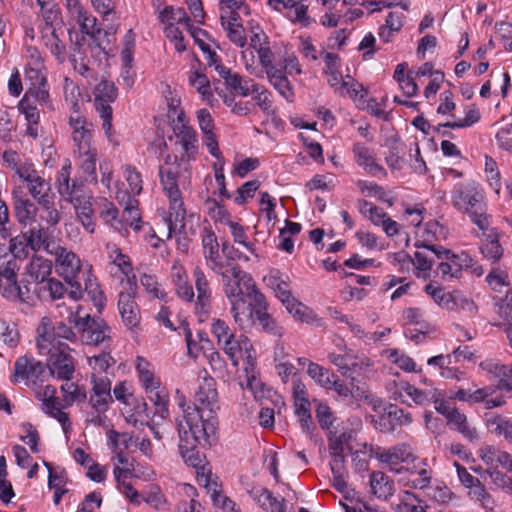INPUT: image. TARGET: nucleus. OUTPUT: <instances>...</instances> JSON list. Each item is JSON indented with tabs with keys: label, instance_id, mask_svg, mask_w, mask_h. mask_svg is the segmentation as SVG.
I'll list each match as a JSON object with an SVG mask.
<instances>
[{
	"label": "nucleus",
	"instance_id": "obj_6",
	"mask_svg": "<svg viewBox=\"0 0 512 512\" xmlns=\"http://www.w3.org/2000/svg\"><path fill=\"white\" fill-rule=\"evenodd\" d=\"M46 321L47 319L43 318L38 328L39 338L37 347L42 354L45 352L50 353V363L48 364L50 374L58 379L69 381L75 371L72 357L67 352L69 347L62 343H59L57 348L54 345L53 348L50 347L52 341Z\"/></svg>",
	"mask_w": 512,
	"mask_h": 512
},
{
	"label": "nucleus",
	"instance_id": "obj_8",
	"mask_svg": "<svg viewBox=\"0 0 512 512\" xmlns=\"http://www.w3.org/2000/svg\"><path fill=\"white\" fill-rule=\"evenodd\" d=\"M77 331L80 341L86 345H99L111 338V328L101 318L76 315L71 321Z\"/></svg>",
	"mask_w": 512,
	"mask_h": 512
},
{
	"label": "nucleus",
	"instance_id": "obj_58",
	"mask_svg": "<svg viewBox=\"0 0 512 512\" xmlns=\"http://www.w3.org/2000/svg\"><path fill=\"white\" fill-rule=\"evenodd\" d=\"M484 474L489 476L496 486L512 491V477L507 476L498 469H485Z\"/></svg>",
	"mask_w": 512,
	"mask_h": 512
},
{
	"label": "nucleus",
	"instance_id": "obj_51",
	"mask_svg": "<svg viewBox=\"0 0 512 512\" xmlns=\"http://www.w3.org/2000/svg\"><path fill=\"white\" fill-rule=\"evenodd\" d=\"M179 450L185 463H187L189 466L198 468L207 464L205 455L197 450V446L184 448L182 447V442H179Z\"/></svg>",
	"mask_w": 512,
	"mask_h": 512
},
{
	"label": "nucleus",
	"instance_id": "obj_56",
	"mask_svg": "<svg viewBox=\"0 0 512 512\" xmlns=\"http://www.w3.org/2000/svg\"><path fill=\"white\" fill-rule=\"evenodd\" d=\"M169 14H174V21H176L177 24H185V26H189L190 18L183 8L168 6L160 12L159 20L161 22H166Z\"/></svg>",
	"mask_w": 512,
	"mask_h": 512
},
{
	"label": "nucleus",
	"instance_id": "obj_11",
	"mask_svg": "<svg viewBox=\"0 0 512 512\" xmlns=\"http://www.w3.org/2000/svg\"><path fill=\"white\" fill-rule=\"evenodd\" d=\"M374 457L381 463L387 465L391 472L400 474L404 471V467L399 466L401 463L414 460V455L409 445L401 443L388 449L377 447L373 451Z\"/></svg>",
	"mask_w": 512,
	"mask_h": 512
},
{
	"label": "nucleus",
	"instance_id": "obj_9",
	"mask_svg": "<svg viewBox=\"0 0 512 512\" xmlns=\"http://www.w3.org/2000/svg\"><path fill=\"white\" fill-rule=\"evenodd\" d=\"M94 105L99 116L102 118V127L108 138L112 135V107L110 102H113L117 97V89L113 82L108 80H101L95 87Z\"/></svg>",
	"mask_w": 512,
	"mask_h": 512
},
{
	"label": "nucleus",
	"instance_id": "obj_49",
	"mask_svg": "<svg viewBox=\"0 0 512 512\" xmlns=\"http://www.w3.org/2000/svg\"><path fill=\"white\" fill-rule=\"evenodd\" d=\"M140 283L144 287L145 291L155 299L165 300L167 294L161 288V285L158 283L157 278L154 275L143 274L140 277Z\"/></svg>",
	"mask_w": 512,
	"mask_h": 512
},
{
	"label": "nucleus",
	"instance_id": "obj_27",
	"mask_svg": "<svg viewBox=\"0 0 512 512\" xmlns=\"http://www.w3.org/2000/svg\"><path fill=\"white\" fill-rule=\"evenodd\" d=\"M370 489L374 496L387 500L395 492V483L382 471H373L370 474Z\"/></svg>",
	"mask_w": 512,
	"mask_h": 512
},
{
	"label": "nucleus",
	"instance_id": "obj_16",
	"mask_svg": "<svg viewBox=\"0 0 512 512\" xmlns=\"http://www.w3.org/2000/svg\"><path fill=\"white\" fill-rule=\"evenodd\" d=\"M216 70L219 75L224 79L225 85L230 88L234 93L246 97L251 92H258L261 86L251 79H244L237 73H232L230 69L218 65Z\"/></svg>",
	"mask_w": 512,
	"mask_h": 512
},
{
	"label": "nucleus",
	"instance_id": "obj_22",
	"mask_svg": "<svg viewBox=\"0 0 512 512\" xmlns=\"http://www.w3.org/2000/svg\"><path fill=\"white\" fill-rule=\"evenodd\" d=\"M479 457L488 466L487 469H498L502 467L507 471H512V457L506 451L487 445L479 451Z\"/></svg>",
	"mask_w": 512,
	"mask_h": 512
},
{
	"label": "nucleus",
	"instance_id": "obj_24",
	"mask_svg": "<svg viewBox=\"0 0 512 512\" xmlns=\"http://www.w3.org/2000/svg\"><path fill=\"white\" fill-rule=\"evenodd\" d=\"M23 232L30 244V249L35 253L43 249L50 254L51 250L56 246V244L50 239L51 235L48 228H45L42 225L32 226Z\"/></svg>",
	"mask_w": 512,
	"mask_h": 512
},
{
	"label": "nucleus",
	"instance_id": "obj_32",
	"mask_svg": "<svg viewBox=\"0 0 512 512\" xmlns=\"http://www.w3.org/2000/svg\"><path fill=\"white\" fill-rule=\"evenodd\" d=\"M270 84L283 96L288 102L293 101L294 92L290 81L288 80L283 69L272 70L267 73Z\"/></svg>",
	"mask_w": 512,
	"mask_h": 512
},
{
	"label": "nucleus",
	"instance_id": "obj_17",
	"mask_svg": "<svg viewBox=\"0 0 512 512\" xmlns=\"http://www.w3.org/2000/svg\"><path fill=\"white\" fill-rule=\"evenodd\" d=\"M52 263L42 256L33 255L25 268L24 284L35 283V287L42 285L50 276Z\"/></svg>",
	"mask_w": 512,
	"mask_h": 512
},
{
	"label": "nucleus",
	"instance_id": "obj_30",
	"mask_svg": "<svg viewBox=\"0 0 512 512\" xmlns=\"http://www.w3.org/2000/svg\"><path fill=\"white\" fill-rule=\"evenodd\" d=\"M195 286L197 290V308L207 312L210 305L211 289L204 272L196 267L194 270Z\"/></svg>",
	"mask_w": 512,
	"mask_h": 512
},
{
	"label": "nucleus",
	"instance_id": "obj_34",
	"mask_svg": "<svg viewBox=\"0 0 512 512\" xmlns=\"http://www.w3.org/2000/svg\"><path fill=\"white\" fill-rule=\"evenodd\" d=\"M74 154L77 157L80 169L84 173L91 176L92 181H96L97 180V176H96L97 149L93 146V147L88 148L85 151L74 150Z\"/></svg>",
	"mask_w": 512,
	"mask_h": 512
},
{
	"label": "nucleus",
	"instance_id": "obj_7",
	"mask_svg": "<svg viewBox=\"0 0 512 512\" xmlns=\"http://www.w3.org/2000/svg\"><path fill=\"white\" fill-rule=\"evenodd\" d=\"M50 254L55 257L56 266L60 274L70 286V297L74 300L81 299L83 288L80 277L86 271L82 270L80 258L71 250L60 245H56Z\"/></svg>",
	"mask_w": 512,
	"mask_h": 512
},
{
	"label": "nucleus",
	"instance_id": "obj_42",
	"mask_svg": "<svg viewBox=\"0 0 512 512\" xmlns=\"http://www.w3.org/2000/svg\"><path fill=\"white\" fill-rule=\"evenodd\" d=\"M482 370L499 380L512 378V366L502 364L493 359H487L480 363Z\"/></svg>",
	"mask_w": 512,
	"mask_h": 512
},
{
	"label": "nucleus",
	"instance_id": "obj_63",
	"mask_svg": "<svg viewBox=\"0 0 512 512\" xmlns=\"http://www.w3.org/2000/svg\"><path fill=\"white\" fill-rule=\"evenodd\" d=\"M292 9H294V16H289L292 22L300 23L302 27H308L314 22V20L307 15V5L300 4L298 0H296V5Z\"/></svg>",
	"mask_w": 512,
	"mask_h": 512
},
{
	"label": "nucleus",
	"instance_id": "obj_13",
	"mask_svg": "<svg viewBox=\"0 0 512 512\" xmlns=\"http://www.w3.org/2000/svg\"><path fill=\"white\" fill-rule=\"evenodd\" d=\"M92 391L89 403L98 413L108 410L109 404L113 402L111 395V380L107 376L91 375Z\"/></svg>",
	"mask_w": 512,
	"mask_h": 512
},
{
	"label": "nucleus",
	"instance_id": "obj_29",
	"mask_svg": "<svg viewBox=\"0 0 512 512\" xmlns=\"http://www.w3.org/2000/svg\"><path fill=\"white\" fill-rule=\"evenodd\" d=\"M31 292L33 293L34 301L36 299L56 300L60 299L64 295L65 288L59 280L54 278H48L39 287H34V290H31Z\"/></svg>",
	"mask_w": 512,
	"mask_h": 512
},
{
	"label": "nucleus",
	"instance_id": "obj_53",
	"mask_svg": "<svg viewBox=\"0 0 512 512\" xmlns=\"http://www.w3.org/2000/svg\"><path fill=\"white\" fill-rule=\"evenodd\" d=\"M88 361L95 375L107 372L108 368L115 363L113 357L108 352H102L98 355L92 356L88 358Z\"/></svg>",
	"mask_w": 512,
	"mask_h": 512
},
{
	"label": "nucleus",
	"instance_id": "obj_28",
	"mask_svg": "<svg viewBox=\"0 0 512 512\" xmlns=\"http://www.w3.org/2000/svg\"><path fill=\"white\" fill-rule=\"evenodd\" d=\"M177 143H179L187 158H194L198 150V139L195 130L187 125L175 128Z\"/></svg>",
	"mask_w": 512,
	"mask_h": 512
},
{
	"label": "nucleus",
	"instance_id": "obj_10",
	"mask_svg": "<svg viewBox=\"0 0 512 512\" xmlns=\"http://www.w3.org/2000/svg\"><path fill=\"white\" fill-rule=\"evenodd\" d=\"M137 286L135 282L128 280V288L119 294L118 310L124 325L133 330L141 320V314L138 304L136 303Z\"/></svg>",
	"mask_w": 512,
	"mask_h": 512
},
{
	"label": "nucleus",
	"instance_id": "obj_44",
	"mask_svg": "<svg viewBox=\"0 0 512 512\" xmlns=\"http://www.w3.org/2000/svg\"><path fill=\"white\" fill-rule=\"evenodd\" d=\"M30 244L26 239L24 232L10 239L9 254L13 255L18 261L25 259L29 254Z\"/></svg>",
	"mask_w": 512,
	"mask_h": 512
},
{
	"label": "nucleus",
	"instance_id": "obj_52",
	"mask_svg": "<svg viewBox=\"0 0 512 512\" xmlns=\"http://www.w3.org/2000/svg\"><path fill=\"white\" fill-rule=\"evenodd\" d=\"M352 438V432L351 431H329L328 436V446L331 452L333 453H343V445L345 443H348Z\"/></svg>",
	"mask_w": 512,
	"mask_h": 512
},
{
	"label": "nucleus",
	"instance_id": "obj_26",
	"mask_svg": "<svg viewBox=\"0 0 512 512\" xmlns=\"http://www.w3.org/2000/svg\"><path fill=\"white\" fill-rule=\"evenodd\" d=\"M202 244L205 251V258L209 268L215 273L225 268V263L219 260V244L214 232L205 229Z\"/></svg>",
	"mask_w": 512,
	"mask_h": 512
},
{
	"label": "nucleus",
	"instance_id": "obj_48",
	"mask_svg": "<svg viewBox=\"0 0 512 512\" xmlns=\"http://www.w3.org/2000/svg\"><path fill=\"white\" fill-rule=\"evenodd\" d=\"M136 369L139 373L141 383L146 389H156L159 383L155 380L150 370V364L145 359L138 357Z\"/></svg>",
	"mask_w": 512,
	"mask_h": 512
},
{
	"label": "nucleus",
	"instance_id": "obj_64",
	"mask_svg": "<svg viewBox=\"0 0 512 512\" xmlns=\"http://www.w3.org/2000/svg\"><path fill=\"white\" fill-rule=\"evenodd\" d=\"M316 417L319 421L320 426L323 429L330 431L334 421V417L329 406L320 403L316 409Z\"/></svg>",
	"mask_w": 512,
	"mask_h": 512
},
{
	"label": "nucleus",
	"instance_id": "obj_3",
	"mask_svg": "<svg viewBox=\"0 0 512 512\" xmlns=\"http://www.w3.org/2000/svg\"><path fill=\"white\" fill-rule=\"evenodd\" d=\"M179 406L182 408V419H177V429L182 447L210 446V436L215 433L213 417L203 420L200 407L197 405L186 406L180 401Z\"/></svg>",
	"mask_w": 512,
	"mask_h": 512
},
{
	"label": "nucleus",
	"instance_id": "obj_43",
	"mask_svg": "<svg viewBox=\"0 0 512 512\" xmlns=\"http://www.w3.org/2000/svg\"><path fill=\"white\" fill-rule=\"evenodd\" d=\"M123 49L121 51V61L125 73L129 74L133 65V53L135 48V35L132 30H128L123 39Z\"/></svg>",
	"mask_w": 512,
	"mask_h": 512
},
{
	"label": "nucleus",
	"instance_id": "obj_33",
	"mask_svg": "<svg viewBox=\"0 0 512 512\" xmlns=\"http://www.w3.org/2000/svg\"><path fill=\"white\" fill-rule=\"evenodd\" d=\"M14 212L18 222L27 225L35 220L37 207L26 197H15Z\"/></svg>",
	"mask_w": 512,
	"mask_h": 512
},
{
	"label": "nucleus",
	"instance_id": "obj_5",
	"mask_svg": "<svg viewBox=\"0 0 512 512\" xmlns=\"http://www.w3.org/2000/svg\"><path fill=\"white\" fill-rule=\"evenodd\" d=\"M18 261L5 248L0 247V293L9 301L33 304L34 296L29 285L21 286L17 280Z\"/></svg>",
	"mask_w": 512,
	"mask_h": 512
},
{
	"label": "nucleus",
	"instance_id": "obj_50",
	"mask_svg": "<svg viewBox=\"0 0 512 512\" xmlns=\"http://www.w3.org/2000/svg\"><path fill=\"white\" fill-rule=\"evenodd\" d=\"M137 205L138 201L136 199L129 198L123 211L124 220L129 222L130 227L136 232L141 229V217Z\"/></svg>",
	"mask_w": 512,
	"mask_h": 512
},
{
	"label": "nucleus",
	"instance_id": "obj_25",
	"mask_svg": "<svg viewBox=\"0 0 512 512\" xmlns=\"http://www.w3.org/2000/svg\"><path fill=\"white\" fill-rule=\"evenodd\" d=\"M485 242L480 246V251L484 258L491 263L498 262L504 253V249L499 243L500 234L497 229L492 228L482 231Z\"/></svg>",
	"mask_w": 512,
	"mask_h": 512
},
{
	"label": "nucleus",
	"instance_id": "obj_46",
	"mask_svg": "<svg viewBox=\"0 0 512 512\" xmlns=\"http://www.w3.org/2000/svg\"><path fill=\"white\" fill-rule=\"evenodd\" d=\"M384 416L388 418L392 429L394 428V426L408 425L412 422L411 414L405 412L403 409L399 408L394 404H390L385 409Z\"/></svg>",
	"mask_w": 512,
	"mask_h": 512
},
{
	"label": "nucleus",
	"instance_id": "obj_15",
	"mask_svg": "<svg viewBox=\"0 0 512 512\" xmlns=\"http://www.w3.org/2000/svg\"><path fill=\"white\" fill-rule=\"evenodd\" d=\"M46 372V366L32 356H22L14 364V381L19 379L28 382L37 383Z\"/></svg>",
	"mask_w": 512,
	"mask_h": 512
},
{
	"label": "nucleus",
	"instance_id": "obj_38",
	"mask_svg": "<svg viewBox=\"0 0 512 512\" xmlns=\"http://www.w3.org/2000/svg\"><path fill=\"white\" fill-rule=\"evenodd\" d=\"M486 425L491 433L504 436V438L512 442V422L501 415H491L486 419Z\"/></svg>",
	"mask_w": 512,
	"mask_h": 512
},
{
	"label": "nucleus",
	"instance_id": "obj_36",
	"mask_svg": "<svg viewBox=\"0 0 512 512\" xmlns=\"http://www.w3.org/2000/svg\"><path fill=\"white\" fill-rule=\"evenodd\" d=\"M460 259H454L449 258L446 260V262L442 261L438 265V273L443 278L450 277V278H457L460 276L463 265H467L468 261H471V259L466 254L459 255Z\"/></svg>",
	"mask_w": 512,
	"mask_h": 512
},
{
	"label": "nucleus",
	"instance_id": "obj_21",
	"mask_svg": "<svg viewBox=\"0 0 512 512\" xmlns=\"http://www.w3.org/2000/svg\"><path fill=\"white\" fill-rule=\"evenodd\" d=\"M71 162L67 160V163L61 168L57 174L56 187L62 198L72 200L73 196L82 192L83 183L78 182L76 179L71 180Z\"/></svg>",
	"mask_w": 512,
	"mask_h": 512
},
{
	"label": "nucleus",
	"instance_id": "obj_37",
	"mask_svg": "<svg viewBox=\"0 0 512 512\" xmlns=\"http://www.w3.org/2000/svg\"><path fill=\"white\" fill-rule=\"evenodd\" d=\"M284 306L286 310L298 321L310 324L316 320V315L313 310L298 301L295 297L291 298L289 303H285Z\"/></svg>",
	"mask_w": 512,
	"mask_h": 512
},
{
	"label": "nucleus",
	"instance_id": "obj_62",
	"mask_svg": "<svg viewBox=\"0 0 512 512\" xmlns=\"http://www.w3.org/2000/svg\"><path fill=\"white\" fill-rule=\"evenodd\" d=\"M487 283L495 291H500L503 286H508V275L498 269L492 270L486 277Z\"/></svg>",
	"mask_w": 512,
	"mask_h": 512
},
{
	"label": "nucleus",
	"instance_id": "obj_60",
	"mask_svg": "<svg viewBox=\"0 0 512 512\" xmlns=\"http://www.w3.org/2000/svg\"><path fill=\"white\" fill-rule=\"evenodd\" d=\"M126 181L129 185V192L133 195H139L142 191V177L136 169L126 166L125 168Z\"/></svg>",
	"mask_w": 512,
	"mask_h": 512
},
{
	"label": "nucleus",
	"instance_id": "obj_4",
	"mask_svg": "<svg viewBox=\"0 0 512 512\" xmlns=\"http://www.w3.org/2000/svg\"><path fill=\"white\" fill-rule=\"evenodd\" d=\"M452 204L461 212L467 213L471 221L481 231L487 230L490 222L483 204V195L475 181L457 184L452 193Z\"/></svg>",
	"mask_w": 512,
	"mask_h": 512
},
{
	"label": "nucleus",
	"instance_id": "obj_20",
	"mask_svg": "<svg viewBox=\"0 0 512 512\" xmlns=\"http://www.w3.org/2000/svg\"><path fill=\"white\" fill-rule=\"evenodd\" d=\"M195 401L209 412L219 408L216 382L212 377H204L195 393Z\"/></svg>",
	"mask_w": 512,
	"mask_h": 512
},
{
	"label": "nucleus",
	"instance_id": "obj_45",
	"mask_svg": "<svg viewBox=\"0 0 512 512\" xmlns=\"http://www.w3.org/2000/svg\"><path fill=\"white\" fill-rule=\"evenodd\" d=\"M269 286L283 305L287 302L289 303V300L294 297L289 289V282L280 276H270Z\"/></svg>",
	"mask_w": 512,
	"mask_h": 512
},
{
	"label": "nucleus",
	"instance_id": "obj_54",
	"mask_svg": "<svg viewBox=\"0 0 512 512\" xmlns=\"http://www.w3.org/2000/svg\"><path fill=\"white\" fill-rule=\"evenodd\" d=\"M189 83L191 86L196 88L197 92L202 95L203 99H208L212 96L210 82L206 75L198 71H194L189 77Z\"/></svg>",
	"mask_w": 512,
	"mask_h": 512
},
{
	"label": "nucleus",
	"instance_id": "obj_12",
	"mask_svg": "<svg viewBox=\"0 0 512 512\" xmlns=\"http://www.w3.org/2000/svg\"><path fill=\"white\" fill-rule=\"evenodd\" d=\"M66 7L69 11L71 19H73L79 26L83 33L95 38L98 45L104 47L99 35L101 31L98 29L97 20L92 15H89L84 9L79 0H66Z\"/></svg>",
	"mask_w": 512,
	"mask_h": 512
},
{
	"label": "nucleus",
	"instance_id": "obj_41",
	"mask_svg": "<svg viewBox=\"0 0 512 512\" xmlns=\"http://www.w3.org/2000/svg\"><path fill=\"white\" fill-rule=\"evenodd\" d=\"M307 373L317 384L324 388L330 387L331 381L336 378L332 371L314 362H309Z\"/></svg>",
	"mask_w": 512,
	"mask_h": 512
},
{
	"label": "nucleus",
	"instance_id": "obj_31",
	"mask_svg": "<svg viewBox=\"0 0 512 512\" xmlns=\"http://www.w3.org/2000/svg\"><path fill=\"white\" fill-rule=\"evenodd\" d=\"M26 186L29 194L37 204H45L48 199L53 198L50 182L41 175L26 183Z\"/></svg>",
	"mask_w": 512,
	"mask_h": 512
},
{
	"label": "nucleus",
	"instance_id": "obj_35",
	"mask_svg": "<svg viewBox=\"0 0 512 512\" xmlns=\"http://www.w3.org/2000/svg\"><path fill=\"white\" fill-rule=\"evenodd\" d=\"M84 282V291L88 294L89 298L93 301L94 305L100 309L104 306L105 297L101 291L96 279L90 274V270L82 273L80 282Z\"/></svg>",
	"mask_w": 512,
	"mask_h": 512
},
{
	"label": "nucleus",
	"instance_id": "obj_39",
	"mask_svg": "<svg viewBox=\"0 0 512 512\" xmlns=\"http://www.w3.org/2000/svg\"><path fill=\"white\" fill-rule=\"evenodd\" d=\"M225 19L226 17L222 14L220 20L223 28L227 31V37L231 42L243 48L247 42L243 25L240 22H226Z\"/></svg>",
	"mask_w": 512,
	"mask_h": 512
},
{
	"label": "nucleus",
	"instance_id": "obj_19",
	"mask_svg": "<svg viewBox=\"0 0 512 512\" xmlns=\"http://www.w3.org/2000/svg\"><path fill=\"white\" fill-rule=\"evenodd\" d=\"M403 392L416 404L422 406L433 403L439 396V389L437 388L418 389L408 382H401L399 391L394 392V399H399L401 402L406 403V400L403 399Z\"/></svg>",
	"mask_w": 512,
	"mask_h": 512
},
{
	"label": "nucleus",
	"instance_id": "obj_2",
	"mask_svg": "<svg viewBox=\"0 0 512 512\" xmlns=\"http://www.w3.org/2000/svg\"><path fill=\"white\" fill-rule=\"evenodd\" d=\"M159 175L163 190L169 198V216L167 219L169 237L172 233L183 235V238H178V247L182 251H187L186 210L177 183L178 165L173 164L167 168L160 166Z\"/></svg>",
	"mask_w": 512,
	"mask_h": 512
},
{
	"label": "nucleus",
	"instance_id": "obj_57",
	"mask_svg": "<svg viewBox=\"0 0 512 512\" xmlns=\"http://www.w3.org/2000/svg\"><path fill=\"white\" fill-rule=\"evenodd\" d=\"M164 32L167 38L175 44V49L178 52H183L186 50V45L184 44V37L180 29L173 24V22H169V25H166L164 28Z\"/></svg>",
	"mask_w": 512,
	"mask_h": 512
},
{
	"label": "nucleus",
	"instance_id": "obj_23",
	"mask_svg": "<svg viewBox=\"0 0 512 512\" xmlns=\"http://www.w3.org/2000/svg\"><path fill=\"white\" fill-rule=\"evenodd\" d=\"M353 153L356 163L372 176L386 175L385 169L379 165L374 157L373 150L361 143H355Z\"/></svg>",
	"mask_w": 512,
	"mask_h": 512
},
{
	"label": "nucleus",
	"instance_id": "obj_1",
	"mask_svg": "<svg viewBox=\"0 0 512 512\" xmlns=\"http://www.w3.org/2000/svg\"><path fill=\"white\" fill-rule=\"evenodd\" d=\"M225 268L217 271L224 284V293L231 305L234 321L245 328L252 321V305L261 303L262 294L252 277L238 265L226 261Z\"/></svg>",
	"mask_w": 512,
	"mask_h": 512
},
{
	"label": "nucleus",
	"instance_id": "obj_14",
	"mask_svg": "<svg viewBox=\"0 0 512 512\" xmlns=\"http://www.w3.org/2000/svg\"><path fill=\"white\" fill-rule=\"evenodd\" d=\"M69 125L72 130L74 150L85 151L93 147L94 128L92 123L75 111V115H71L69 118Z\"/></svg>",
	"mask_w": 512,
	"mask_h": 512
},
{
	"label": "nucleus",
	"instance_id": "obj_55",
	"mask_svg": "<svg viewBox=\"0 0 512 512\" xmlns=\"http://www.w3.org/2000/svg\"><path fill=\"white\" fill-rule=\"evenodd\" d=\"M397 259L400 262H404L406 260L412 262L416 269L420 272L430 271L433 265V260L431 258H428L425 254L421 252H415L414 258H411L410 256L405 254H398Z\"/></svg>",
	"mask_w": 512,
	"mask_h": 512
},
{
	"label": "nucleus",
	"instance_id": "obj_59",
	"mask_svg": "<svg viewBox=\"0 0 512 512\" xmlns=\"http://www.w3.org/2000/svg\"><path fill=\"white\" fill-rule=\"evenodd\" d=\"M260 182L258 180L248 181L237 189V196L235 202L239 205L244 204L247 198H252L254 193L259 188Z\"/></svg>",
	"mask_w": 512,
	"mask_h": 512
},
{
	"label": "nucleus",
	"instance_id": "obj_40",
	"mask_svg": "<svg viewBox=\"0 0 512 512\" xmlns=\"http://www.w3.org/2000/svg\"><path fill=\"white\" fill-rule=\"evenodd\" d=\"M249 340L246 336H236L222 346L226 355L231 359L234 366L238 365L239 355L242 354L243 349L248 350Z\"/></svg>",
	"mask_w": 512,
	"mask_h": 512
},
{
	"label": "nucleus",
	"instance_id": "obj_61",
	"mask_svg": "<svg viewBox=\"0 0 512 512\" xmlns=\"http://www.w3.org/2000/svg\"><path fill=\"white\" fill-rule=\"evenodd\" d=\"M22 428L24 432L26 433L25 436H21V440L26 442L31 451L33 453H38V442H39V434L37 430L34 428V426L31 423H24L22 425Z\"/></svg>",
	"mask_w": 512,
	"mask_h": 512
},
{
	"label": "nucleus",
	"instance_id": "obj_18",
	"mask_svg": "<svg viewBox=\"0 0 512 512\" xmlns=\"http://www.w3.org/2000/svg\"><path fill=\"white\" fill-rule=\"evenodd\" d=\"M252 308V321L244 329L252 327L258 323L265 332L278 337L282 335V327H280L267 312L268 305L265 296H262L261 303L254 302Z\"/></svg>",
	"mask_w": 512,
	"mask_h": 512
},
{
	"label": "nucleus",
	"instance_id": "obj_47",
	"mask_svg": "<svg viewBox=\"0 0 512 512\" xmlns=\"http://www.w3.org/2000/svg\"><path fill=\"white\" fill-rule=\"evenodd\" d=\"M63 401L67 406L74 402H84L87 398L86 392L73 382H67L61 386Z\"/></svg>",
	"mask_w": 512,
	"mask_h": 512
}]
</instances>
